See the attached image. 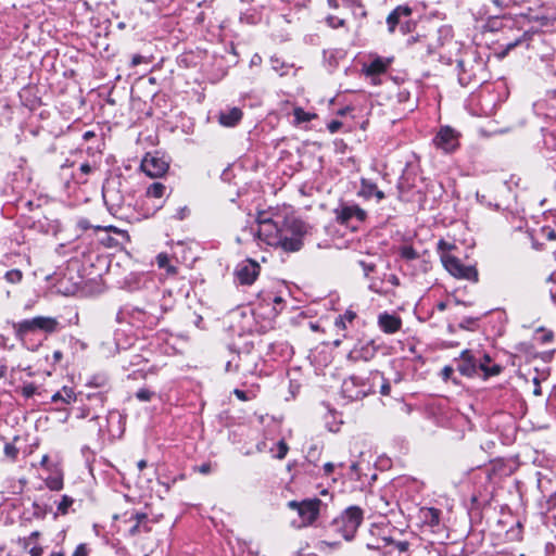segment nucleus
Here are the masks:
<instances>
[{
    "instance_id": "obj_28",
    "label": "nucleus",
    "mask_w": 556,
    "mask_h": 556,
    "mask_svg": "<svg viewBox=\"0 0 556 556\" xmlns=\"http://www.w3.org/2000/svg\"><path fill=\"white\" fill-rule=\"evenodd\" d=\"M90 417V422H96V426H97V431L99 433L102 432V428H103V425L99 421L100 417L99 415H96V414H92L90 413V408L89 407H83L79 409V413L77 415L78 418H87V417Z\"/></svg>"
},
{
    "instance_id": "obj_44",
    "label": "nucleus",
    "mask_w": 556,
    "mask_h": 556,
    "mask_svg": "<svg viewBox=\"0 0 556 556\" xmlns=\"http://www.w3.org/2000/svg\"><path fill=\"white\" fill-rule=\"evenodd\" d=\"M271 66L276 72H279L280 75L286 74V71L283 68L286 67L283 63H280L278 59L271 58L270 60Z\"/></svg>"
},
{
    "instance_id": "obj_57",
    "label": "nucleus",
    "mask_w": 556,
    "mask_h": 556,
    "mask_svg": "<svg viewBox=\"0 0 556 556\" xmlns=\"http://www.w3.org/2000/svg\"><path fill=\"white\" fill-rule=\"evenodd\" d=\"M30 556H42L43 548L41 546H34L29 549Z\"/></svg>"
},
{
    "instance_id": "obj_10",
    "label": "nucleus",
    "mask_w": 556,
    "mask_h": 556,
    "mask_svg": "<svg viewBox=\"0 0 556 556\" xmlns=\"http://www.w3.org/2000/svg\"><path fill=\"white\" fill-rule=\"evenodd\" d=\"M333 214L337 223L345 226H351L354 220L362 223L366 219L367 213L359 205L354 203L342 202L334 210Z\"/></svg>"
},
{
    "instance_id": "obj_22",
    "label": "nucleus",
    "mask_w": 556,
    "mask_h": 556,
    "mask_svg": "<svg viewBox=\"0 0 556 556\" xmlns=\"http://www.w3.org/2000/svg\"><path fill=\"white\" fill-rule=\"evenodd\" d=\"M166 187L162 182L155 181L151 184L146 191V199L152 200L155 199L157 203L153 205V211L151 214H154L155 211L160 210L162 207V198L165 194Z\"/></svg>"
},
{
    "instance_id": "obj_64",
    "label": "nucleus",
    "mask_w": 556,
    "mask_h": 556,
    "mask_svg": "<svg viewBox=\"0 0 556 556\" xmlns=\"http://www.w3.org/2000/svg\"><path fill=\"white\" fill-rule=\"evenodd\" d=\"M40 533L38 531H34L29 534V536L27 538V540L29 542H33L35 540H37L39 538Z\"/></svg>"
},
{
    "instance_id": "obj_63",
    "label": "nucleus",
    "mask_w": 556,
    "mask_h": 556,
    "mask_svg": "<svg viewBox=\"0 0 556 556\" xmlns=\"http://www.w3.org/2000/svg\"><path fill=\"white\" fill-rule=\"evenodd\" d=\"M142 59L143 58L141 55H134V58L131 60V64L134 66L139 65L142 62Z\"/></svg>"
},
{
    "instance_id": "obj_60",
    "label": "nucleus",
    "mask_w": 556,
    "mask_h": 556,
    "mask_svg": "<svg viewBox=\"0 0 556 556\" xmlns=\"http://www.w3.org/2000/svg\"><path fill=\"white\" fill-rule=\"evenodd\" d=\"M88 399L89 400H99L101 403L104 402V395L102 392H98V393H93V394H88Z\"/></svg>"
},
{
    "instance_id": "obj_52",
    "label": "nucleus",
    "mask_w": 556,
    "mask_h": 556,
    "mask_svg": "<svg viewBox=\"0 0 556 556\" xmlns=\"http://www.w3.org/2000/svg\"><path fill=\"white\" fill-rule=\"evenodd\" d=\"M36 391V388L34 384H27V386H24L23 387V394L26 396V397H30L34 395Z\"/></svg>"
},
{
    "instance_id": "obj_19",
    "label": "nucleus",
    "mask_w": 556,
    "mask_h": 556,
    "mask_svg": "<svg viewBox=\"0 0 556 556\" xmlns=\"http://www.w3.org/2000/svg\"><path fill=\"white\" fill-rule=\"evenodd\" d=\"M376 354V346L374 343L368 342L361 345H356L349 353V359L357 362V361H370Z\"/></svg>"
},
{
    "instance_id": "obj_12",
    "label": "nucleus",
    "mask_w": 556,
    "mask_h": 556,
    "mask_svg": "<svg viewBox=\"0 0 556 556\" xmlns=\"http://www.w3.org/2000/svg\"><path fill=\"white\" fill-rule=\"evenodd\" d=\"M433 144L445 153L453 152L459 146V134L450 126H443L434 136Z\"/></svg>"
},
{
    "instance_id": "obj_31",
    "label": "nucleus",
    "mask_w": 556,
    "mask_h": 556,
    "mask_svg": "<svg viewBox=\"0 0 556 556\" xmlns=\"http://www.w3.org/2000/svg\"><path fill=\"white\" fill-rule=\"evenodd\" d=\"M400 254L407 261L417 260L419 257L418 252L412 245H404L400 250Z\"/></svg>"
},
{
    "instance_id": "obj_36",
    "label": "nucleus",
    "mask_w": 556,
    "mask_h": 556,
    "mask_svg": "<svg viewBox=\"0 0 556 556\" xmlns=\"http://www.w3.org/2000/svg\"><path fill=\"white\" fill-rule=\"evenodd\" d=\"M154 395H155V393L153 391L146 389V388L139 389L136 392V397L140 402H150Z\"/></svg>"
},
{
    "instance_id": "obj_32",
    "label": "nucleus",
    "mask_w": 556,
    "mask_h": 556,
    "mask_svg": "<svg viewBox=\"0 0 556 556\" xmlns=\"http://www.w3.org/2000/svg\"><path fill=\"white\" fill-rule=\"evenodd\" d=\"M370 282H369V290H371L372 292H376V293H379V294H383L386 293V291L383 290L382 288V283L384 281V278H369Z\"/></svg>"
},
{
    "instance_id": "obj_42",
    "label": "nucleus",
    "mask_w": 556,
    "mask_h": 556,
    "mask_svg": "<svg viewBox=\"0 0 556 556\" xmlns=\"http://www.w3.org/2000/svg\"><path fill=\"white\" fill-rule=\"evenodd\" d=\"M102 195H103L104 202L108 205L109 204L115 205V203H114V190H112V189H110L108 187H104L103 191H102Z\"/></svg>"
},
{
    "instance_id": "obj_62",
    "label": "nucleus",
    "mask_w": 556,
    "mask_h": 556,
    "mask_svg": "<svg viewBox=\"0 0 556 556\" xmlns=\"http://www.w3.org/2000/svg\"><path fill=\"white\" fill-rule=\"evenodd\" d=\"M438 248H439V250L443 251V250H450L451 245L448 243H446L444 240H440L438 243Z\"/></svg>"
},
{
    "instance_id": "obj_15",
    "label": "nucleus",
    "mask_w": 556,
    "mask_h": 556,
    "mask_svg": "<svg viewBox=\"0 0 556 556\" xmlns=\"http://www.w3.org/2000/svg\"><path fill=\"white\" fill-rule=\"evenodd\" d=\"M412 15V8L408 5H397L387 17L388 30L390 34L395 31L396 26H401L403 33H406L404 29V20L409 18Z\"/></svg>"
},
{
    "instance_id": "obj_5",
    "label": "nucleus",
    "mask_w": 556,
    "mask_h": 556,
    "mask_svg": "<svg viewBox=\"0 0 556 556\" xmlns=\"http://www.w3.org/2000/svg\"><path fill=\"white\" fill-rule=\"evenodd\" d=\"M363 521V510L357 506L348 507L339 517L334 518L331 528L336 533L351 541Z\"/></svg>"
},
{
    "instance_id": "obj_47",
    "label": "nucleus",
    "mask_w": 556,
    "mask_h": 556,
    "mask_svg": "<svg viewBox=\"0 0 556 556\" xmlns=\"http://www.w3.org/2000/svg\"><path fill=\"white\" fill-rule=\"evenodd\" d=\"M556 508V491L546 500V509L552 510Z\"/></svg>"
},
{
    "instance_id": "obj_3",
    "label": "nucleus",
    "mask_w": 556,
    "mask_h": 556,
    "mask_svg": "<svg viewBox=\"0 0 556 556\" xmlns=\"http://www.w3.org/2000/svg\"><path fill=\"white\" fill-rule=\"evenodd\" d=\"M308 231V226L295 217L282 219L280 242L277 248L285 252H298L303 247V238Z\"/></svg>"
},
{
    "instance_id": "obj_26",
    "label": "nucleus",
    "mask_w": 556,
    "mask_h": 556,
    "mask_svg": "<svg viewBox=\"0 0 556 556\" xmlns=\"http://www.w3.org/2000/svg\"><path fill=\"white\" fill-rule=\"evenodd\" d=\"M148 519V516L143 513H135L129 517L130 521H135L134 526L129 528V534L136 535L140 532V528L143 521Z\"/></svg>"
},
{
    "instance_id": "obj_34",
    "label": "nucleus",
    "mask_w": 556,
    "mask_h": 556,
    "mask_svg": "<svg viewBox=\"0 0 556 556\" xmlns=\"http://www.w3.org/2000/svg\"><path fill=\"white\" fill-rule=\"evenodd\" d=\"M276 453H273V456L278 459H283L289 451V446L283 440H280L276 444Z\"/></svg>"
},
{
    "instance_id": "obj_6",
    "label": "nucleus",
    "mask_w": 556,
    "mask_h": 556,
    "mask_svg": "<svg viewBox=\"0 0 556 556\" xmlns=\"http://www.w3.org/2000/svg\"><path fill=\"white\" fill-rule=\"evenodd\" d=\"M288 506L298 513L299 519L292 521L295 528H305L312 526L319 516L323 502L315 497L302 502L290 501Z\"/></svg>"
},
{
    "instance_id": "obj_38",
    "label": "nucleus",
    "mask_w": 556,
    "mask_h": 556,
    "mask_svg": "<svg viewBox=\"0 0 556 556\" xmlns=\"http://www.w3.org/2000/svg\"><path fill=\"white\" fill-rule=\"evenodd\" d=\"M326 23H327V25L329 27H331L333 29H337L339 27H344L345 26V20L340 18V17L334 16V15L327 16Z\"/></svg>"
},
{
    "instance_id": "obj_24",
    "label": "nucleus",
    "mask_w": 556,
    "mask_h": 556,
    "mask_svg": "<svg viewBox=\"0 0 556 556\" xmlns=\"http://www.w3.org/2000/svg\"><path fill=\"white\" fill-rule=\"evenodd\" d=\"M76 396L72 388L63 387L62 390L54 393L51 397L52 402L62 401L63 403L70 404L75 401Z\"/></svg>"
},
{
    "instance_id": "obj_45",
    "label": "nucleus",
    "mask_w": 556,
    "mask_h": 556,
    "mask_svg": "<svg viewBox=\"0 0 556 556\" xmlns=\"http://www.w3.org/2000/svg\"><path fill=\"white\" fill-rule=\"evenodd\" d=\"M453 372H454V368L451 367V366H445L443 367L442 371H441V377L444 381H447L452 378L453 376Z\"/></svg>"
},
{
    "instance_id": "obj_33",
    "label": "nucleus",
    "mask_w": 556,
    "mask_h": 556,
    "mask_svg": "<svg viewBox=\"0 0 556 556\" xmlns=\"http://www.w3.org/2000/svg\"><path fill=\"white\" fill-rule=\"evenodd\" d=\"M4 278L10 283H18L23 278V274L20 269H11L5 273Z\"/></svg>"
},
{
    "instance_id": "obj_21",
    "label": "nucleus",
    "mask_w": 556,
    "mask_h": 556,
    "mask_svg": "<svg viewBox=\"0 0 556 556\" xmlns=\"http://www.w3.org/2000/svg\"><path fill=\"white\" fill-rule=\"evenodd\" d=\"M358 194L366 199L376 198L377 202H380L386 198L384 192L379 190L377 185L367 178L361 179Z\"/></svg>"
},
{
    "instance_id": "obj_53",
    "label": "nucleus",
    "mask_w": 556,
    "mask_h": 556,
    "mask_svg": "<svg viewBox=\"0 0 556 556\" xmlns=\"http://www.w3.org/2000/svg\"><path fill=\"white\" fill-rule=\"evenodd\" d=\"M339 316L342 317L344 321L352 323L355 319L356 314L353 311H346L344 314Z\"/></svg>"
},
{
    "instance_id": "obj_13",
    "label": "nucleus",
    "mask_w": 556,
    "mask_h": 556,
    "mask_svg": "<svg viewBox=\"0 0 556 556\" xmlns=\"http://www.w3.org/2000/svg\"><path fill=\"white\" fill-rule=\"evenodd\" d=\"M260 274V265L248 258L239 263L235 270L236 281L243 286L252 285Z\"/></svg>"
},
{
    "instance_id": "obj_49",
    "label": "nucleus",
    "mask_w": 556,
    "mask_h": 556,
    "mask_svg": "<svg viewBox=\"0 0 556 556\" xmlns=\"http://www.w3.org/2000/svg\"><path fill=\"white\" fill-rule=\"evenodd\" d=\"M197 470L202 475H208L212 471L211 463H203L197 467Z\"/></svg>"
},
{
    "instance_id": "obj_41",
    "label": "nucleus",
    "mask_w": 556,
    "mask_h": 556,
    "mask_svg": "<svg viewBox=\"0 0 556 556\" xmlns=\"http://www.w3.org/2000/svg\"><path fill=\"white\" fill-rule=\"evenodd\" d=\"M73 504V498L67 496V495H64L61 500V502L59 503V506H58V510L62 514H66L67 513V509L68 507Z\"/></svg>"
},
{
    "instance_id": "obj_29",
    "label": "nucleus",
    "mask_w": 556,
    "mask_h": 556,
    "mask_svg": "<svg viewBox=\"0 0 556 556\" xmlns=\"http://www.w3.org/2000/svg\"><path fill=\"white\" fill-rule=\"evenodd\" d=\"M156 263L160 268L166 269L168 274H176V267L169 265V257L167 254L161 253L156 256Z\"/></svg>"
},
{
    "instance_id": "obj_55",
    "label": "nucleus",
    "mask_w": 556,
    "mask_h": 556,
    "mask_svg": "<svg viewBox=\"0 0 556 556\" xmlns=\"http://www.w3.org/2000/svg\"><path fill=\"white\" fill-rule=\"evenodd\" d=\"M390 391H391V386H390V383H389L387 380H384V379H383V382H382V384H381V387H380V393H381L382 395H389V394H390Z\"/></svg>"
},
{
    "instance_id": "obj_2",
    "label": "nucleus",
    "mask_w": 556,
    "mask_h": 556,
    "mask_svg": "<svg viewBox=\"0 0 556 556\" xmlns=\"http://www.w3.org/2000/svg\"><path fill=\"white\" fill-rule=\"evenodd\" d=\"M163 313L156 300L149 301L143 306L126 304L116 313V321L128 323L137 328H153L159 324Z\"/></svg>"
},
{
    "instance_id": "obj_16",
    "label": "nucleus",
    "mask_w": 556,
    "mask_h": 556,
    "mask_svg": "<svg viewBox=\"0 0 556 556\" xmlns=\"http://www.w3.org/2000/svg\"><path fill=\"white\" fill-rule=\"evenodd\" d=\"M416 175L413 170L406 168L397 182L399 198L403 201L409 202L414 200L410 194L415 186Z\"/></svg>"
},
{
    "instance_id": "obj_27",
    "label": "nucleus",
    "mask_w": 556,
    "mask_h": 556,
    "mask_svg": "<svg viewBox=\"0 0 556 556\" xmlns=\"http://www.w3.org/2000/svg\"><path fill=\"white\" fill-rule=\"evenodd\" d=\"M86 386L100 389L105 388L108 386V377L104 374H96L87 380Z\"/></svg>"
},
{
    "instance_id": "obj_9",
    "label": "nucleus",
    "mask_w": 556,
    "mask_h": 556,
    "mask_svg": "<svg viewBox=\"0 0 556 556\" xmlns=\"http://www.w3.org/2000/svg\"><path fill=\"white\" fill-rule=\"evenodd\" d=\"M441 262L444 268L455 278L464 279L471 282L478 281V270L475 266H467L462 263L459 258L448 253L441 254Z\"/></svg>"
},
{
    "instance_id": "obj_25",
    "label": "nucleus",
    "mask_w": 556,
    "mask_h": 556,
    "mask_svg": "<svg viewBox=\"0 0 556 556\" xmlns=\"http://www.w3.org/2000/svg\"><path fill=\"white\" fill-rule=\"evenodd\" d=\"M263 301L266 302L268 305L273 304V312L275 315H277L282 309L283 299L273 292L266 293L263 296Z\"/></svg>"
},
{
    "instance_id": "obj_43",
    "label": "nucleus",
    "mask_w": 556,
    "mask_h": 556,
    "mask_svg": "<svg viewBox=\"0 0 556 556\" xmlns=\"http://www.w3.org/2000/svg\"><path fill=\"white\" fill-rule=\"evenodd\" d=\"M236 358H239V355H236L232 359L228 361L226 364V371H238L239 370V364L236 361Z\"/></svg>"
},
{
    "instance_id": "obj_48",
    "label": "nucleus",
    "mask_w": 556,
    "mask_h": 556,
    "mask_svg": "<svg viewBox=\"0 0 556 556\" xmlns=\"http://www.w3.org/2000/svg\"><path fill=\"white\" fill-rule=\"evenodd\" d=\"M256 451L260 452V453H263V452H266V451H269L270 453H274V447H268L267 446V442L265 440H263V441H260L256 444Z\"/></svg>"
},
{
    "instance_id": "obj_4",
    "label": "nucleus",
    "mask_w": 556,
    "mask_h": 556,
    "mask_svg": "<svg viewBox=\"0 0 556 556\" xmlns=\"http://www.w3.org/2000/svg\"><path fill=\"white\" fill-rule=\"evenodd\" d=\"M484 63L481 58L475 53L465 52L460 59L457 60V76L460 86L466 87L471 83H478L482 77L484 71Z\"/></svg>"
},
{
    "instance_id": "obj_56",
    "label": "nucleus",
    "mask_w": 556,
    "mask_h": 556,
    "mask_svg": "<svg viewBox=\"0 0 556 556\" xmlns=\"http://www.w3.org/2000/svg\"><path fill=\"white\" fill-rule=\"evenodd\" d=\"M334 469V464L333 463H326L323 467V470H324V476L325 477H328L330 476V473L333 471Z\"/></svg>"
},
{
    "instance_id": "obj_17",
    "label": "nucleus",
    "mask_w": 556,
    "mask_h": 556,
    "mask_svg": "<svg viewBox=\"0 0 556 556\" xmlns=\"http://www.w3.org/2000/svg\"><path fill=\"white\" fill-rule=\"evenodd\" d=\"M418 518L425 526L438 531L441 528L442 510L435 507H421L418 511Z\"/></svg>"
},
{
    "instance_id": "obj_30",
    "label": "nucleus",
    "mask_w": 556,
    "mask_h": 556,
    "mask_svg": "<svg viewBox=\"0 0 556 556\" xmlns=\"http://www.w3.org/2000/svg\"><path fill=\"white\" fill-rule=\"evenodd\" d=\"M341 4L342 7L349 8L351 10L356 7V9L361 10L359 16L362 18L367 16V12L364 9L361 0H341Z\"/></svg>"
},
{
    "instance_id": "obj_18",
    "label": "nucleus",
    "mask_w": 556,
    "mask_h": 556,
    "mask_svg": "<svg viewBox=\"0 0 556 556\" xmlns=\"http://www.w3.org/2000/svg\"><path fill=\"white\" fill-rule=\"evenodd\" d=\"M378 326L382 332L393 334L401 329L402 319L396 314L383 312L378 316Z\"/></svg>"
},
{
    "instance_id": "obj_50",
    "label": "nucleus",
    "mask_w": 556,
    "mask_h": 556,
    "mask_svg": "<svg viewBox=\"0 0 556 556\" xmlns=\"http://www.w3.org/2000/svg\"><path fill=\"white\" fill-rule=\"evenodd\" d=\"M384 280H387L388 282H390L392 286L394 287H397L400 286V279L396 275L394 274H390V275H384Z\"/></svg>"
},
{
    "instance_id": "obj_11",
    "label": "nucleus",
    "mask_w": 556,
    "mask_h": 556,
    "mask_svg": "<svg viewBox=\"0 0 556 556\" xmlns=\"http://www.w3.org/2000/svg\"><path fill=\"white\" fill-rule=\"evenodd\" d=\"M341 390L344 397L358 401L371 392V387L363 378L351 376L343 381Z\"/></svg>"
},
{
    "instance_id": "obj_59",
    "label": "nucleus",
    "mask_w": 556,
    "mask_h": 556,
    "mask_svg": "<svg viewBox=\"0 0 556 556\" xmlns=\"http://www.w3.org/2000/svg\"><path fill=\"white\" fill-rule=\"evenodd\" d=\"M233 393L241 401L248 400L247 393L243 390L235 389Z\"/></svg>"
},
{
    "instance_id": "obj_35",
    "label": "nucleus",
    "mask_w": 556,
    "mask_h": 556,
    "mask_svg": "<svg viewBox=\"0 0 556 556\" xmlns=\"http://www.w3.org/2000/svg\"><path fill=\"white\" fill-rule=\"evenodd\" d=\"M293 115L298 124L305 123L312 119V115L301 108H295L293 111Z\"/></svg>"
},
{
    "instance_id": "obj_40",
    "label": "nucleus",
    "mask_w": 556,
    "mask_h": 556,
    "mask_svg": "<svg viewBox=\"0 0 556 556\" xmlns=\"http://www.w3.org/2000/svg\"><path fill=\"white\" fill-rule=\"evenodd\" d=\"M47 485L50 490L59 491L63 488V480L60 477L49 478L47 480Z\"/></svg>"
},
{
    "instance_id": "obj_54",
    "label": "nucleus",
    "mask_w": 556,
    "mask_h": 556,
    "mask_svg": "<svg viewBox=\"0 0 556 556\" xmlns=\"http://www.w3.org/2000/svg\"><path fill=\"white\" fill-rule=\"evenodd\" d=\"M346 321H344L342 319V317L338 316L334 320V327L338 329V330H345L346 329Z\"/></svg>"
},
{
    "instance_id": "obj_14",
    "label": "nucleus",
    "mask_w": 556,
    "mask_h": 556,
    "mask_svg": "<svg viewBox=\"0 0 556 556\" xmlns=\"http://www.w3.org/2000/svg\"><path fill=\"white\" fill-rule=\"evenodd\" d=\"M142 170L150 177H161L168 169V163L157 155L147 154L141 162Z\"/></svg>"
},
{
    "instance_id": "obj_61",
    "label": "nucleus",
    "mask_w": 556,
    "mask_h": 556,
    "mask_svg": "<svg viewBox=\"0 0 556 556\" xmlns=\"http://www.w3.org/2000/svg\"><path fill=\"white\" fill-rule=\"evenodd\" d=\"M327 2L331 9H338V8L342 7L341 0H328Z\"/></svg>"
},
{
    "instance_id": "obj_7",
    "label": "nucleus",
    "mask_w": 556,
    "mask_h": 556,
    "mask_svg": "<svg viewBox=\"0 0 556 556\" xmlns=\"http://www.w3.org/2000/svg\"><path fill=\"white\" fill-rule=\"evenodd\" d=\"M257 223L258 228L255 232L252 231L253 236L267 245L277 248L281 238L282 219H273L266 213H261Z\"/></svg>"
},
{
    "instance_id": "obj_58",
    "label": "nucleus",
    "mask_w": 556,
    "mask_h": 556,
    "mask_svg": "<svg viewBox=\"0 0 556 556\" xmlns=\"http://www.w3.org/2000/svg\"><path fill=\"white\" fill-rule=\"evenodd\" d=\"M92 170V167L88 164V163H83L80 166H79V172L84 175H88L90 174Z\"/></svg>"
},
{
    "instance_id": "obj_46",
    "label": "nucleus",
    "mask_w": 556,
    "mask_h": 556,
    "mask_svg": "<svg viewBox=\"0 0 556 556\" xmlns=\"http://www.w3.org/2000/svg\"><path fill=\"white\" fill-rule=\"evenodd\" d=\"M72 556H88V549L86 547V544H79Z\"/></svg>"
},
{
    "instance_id": "obj_51",
    "label": "nucleus",
    "mask_w": 556,
    "mask_h": 556,
    "mask_svg": "<svg viewBox=\"0 0 556 556\" xmlns=\"http://www.w3.org/2000/svg\"><path fill=\"white\" fill-rule=\"evenodd\" d=\"M342 126V123L340 121H332L328 124V130L331 134L337 132Z\"/></svg>"
},
{
    "instance_id": "obj_8",
    "label": "nucleus",
    "mask_w": 556,
    "mask_h": 556,
    "mask_svg": "<svg viewBox=\"0 0 556 556\" xmlns=\"http://www.w3.org/2000/svg\"><path fill=\"white\" fill-rule=\"evenodd\" d=\"M59 321L53 317L36 316L14 324L16 333L21 337L36 331L52 333L56 331Z\"/></svg>"
},
{
    "instance_id": "obj_1",
    "label": "nucleus",
    "mask_w": 556,
    "mask_h": 556,
    "mask_svg": "<svg viewBox=\"0 0 556 556\" xmlns=\"http://www.w3.org/2000/svg\"><path fill=\"white\" fill-rule=\"evenodd\" d=\"M455 362L459 374L468 378L481 377L486 380L502 371V366L492 363L490 355L481 350H464Z\"/></svg>"
},
{
    "instance_id": "obj_37",
    "label": "nucleus",
    "mask_w": 556,
    "mask_h": 556,
    "mask_svg": "<svg viewBox=\"0 0 556 556\" xmlns=\"http://www.w3.org/2000/svg\"><path fill=\"white\" fill-rule=\"evenodd\" d=\"M4 455L11 459L12 462H14L16 458H17V455H18V448L14 445V443H7L4 445Z\"/></svg>"
},
{
    "instance_id": "obj_23",
    "label": "nucleus",
    "mask_w": 556,
    "mask_h": 556,
    "mask_svg": "<svg viewBox=\"0 0 556 556\" xmlns=\"http://www.w3.org/2000/svg\"><path fill=\"white\" fill-rule=\"evenodd\" d=\"M242 118V111L239 108H231L220 111L218 122L225 127L236 126Z\"/></svg>"
},
{
    "instance_id": "obj_20",
    "label": "nucleus",
    "mask_w": 556,
    "mask_h": 556,
    "mask_svg": "<svg viewBox=\"0 0 556 556\" xmlns=\"http://www.w3.org/2000/svg\"><path fill=\"white\" fill-rule=\"evenodd\" d=\"M392 59H383L381 56H376L369 63L364 64L363 72L366 76H377L387 72L389 65L391 64Z\"/></svg>"
},
{
    "instance_id": "obj_39",
    "label": "nucleus",
    "mask_w": 556,
    "mask_h": 556,
    "mask_svg": "<svg viewBox=\"0 0 556 556\" xmlns=\"http://www.w3.org/2000/svg\"><path fill=\"white\" fill-rule=\"evenodd\" d=\"M358 265L362 267L364 276L369 279L370 274L376 271V265L374 263H368L366 261H359Z\"/></svg>"
}]
</instances>
